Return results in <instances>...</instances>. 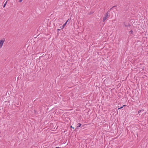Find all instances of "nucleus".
Masks as SVG:
<instances>
[{"instance_id":"423d86ee","label":"nucleus","mask_w":148,"mask_h":148,"mask_svg":"<svg viewBox=\"0 0 148 148\" xmlns=\"http://www.w3.org/2000/svg\"><path fill=\"white\" fill-rule=\"evenodd\" d=\"M7 1H6V2L4 4L3 6V8H4L5 7V6L6 5V4L7 3Z\"/></svg>"},{"instance_id":"7ed1b4c3","label":"nucleus","mask_w":148,"mask_h":148,"mask_svg":"<svg viewBox=\"0 0 148 148\" xmlns=\"http://www.w3.org/2000/svg\"><path fill=\"white\" fill-rule=\"evenodd\" d=\"M77 125H77V127H80L81 126V123H78Z\"/></svg>"},{"instance_id":"f03ea898","label":"nucleus","mask_w":148,"mask_h":148,"mask_svg":"<svg viewBox=\"0 0 148 148\" xmlns=\"http://www.w3.org/2000/svg\"><path fill=\"white\" fill-rule=\"evenodd\" d=\"M5 39L3 38V40H0V48H1L3 45V43L4 42Z\"/></svg>"},{"instance_id":"9b49d317","label":"nucleus","mask_w":148,"mask_h":148,"mask_svg":"<svg viewBox=\"0 0 148 148\" xmlns=\"http://www.w3.org/2000/svg\"><path fill=\"white\" fill-rule=\"evenodd\" d=\"M116 6H113L112 8L110 9V10L112 9L114 7H115Z\"/></svg>"},{"instance_id":"0eeeda50","label":"nucleus","mask_w":148,"mask_h":148,"mask_svg":"<svg viewBox=\"0 0 148 148\" xmlns=\"http://www.w3.org/2000/svg\"><path fill=\"white\" fill-rule=\"evenodd\" d=\"M126 106L125 105H123V106L121 107L120 108H118V110H119V109H121V108H123V106Z\"/></svg>"},{"instance_id":"ddd939ff","label":"nucleus","mask_w":148,"mask_h":148,"mask_svg":"<svg viewBox=\"0 0 148 148\" xmlns=\"http://www.w3.org/2000/svg\"><path fill=\"white\" fill-rule=\"evenodd\" d=\"M23 0H19V2H21Z\"/></svg>"},{"instance_id":"4468645a","label":"nucleus","mask_w":148,"mask_h":148,"mask_svg":"<svg viewBox=\"0 0 148 148\" xmlns=\"http://www.w3.org/2000/svg\"><path fill=\"white\" fill-rule=\"evenodd\" d=\"M60 30H61V29H57V30H58V31H60Z\"/></svg>"},{"instance_id":"f257e3e1","label":"nucleus","mask_w":148,"mask_h":148,"mask_svg":"<svg viewBox=\"0 0 148 148\" xmlns=\"http://www.w3.org/2000/svg\"><path fill=\"white\" fill-rule=\"evenodd\" d=\"M108 12L106 13V14L103 17V22H104L105 21V20H106L107 19V18L108 17Z\"/></svg>"},{"instance_id":"f8f14e48","label":"nucleus","mask_w":148,"mask_h":148,"mask_svg":"<svg viewBox=\"0 0 148 148\" xmlns=\"http://www.w3.org/2000/svg\"><path fill=\"white\" fill-rule=\"evenodd\" d=\"M124 25L125 27H127V25H126L125 23H124Z\"/></svg>"},{"instance_id":"9d476101","label":"nucleus","mask_w":148,"mask_h":148,"mask_svg":"<svg viewBox=\"0 0 148 148\" xmlns=\"http://www.w3.org/2000/svg\"><path fill=\"white\" fill-rule=\"evenodd\" d=\"M129 32L130 33H133V31L132 30H131Z\"/></svg>"},{"instance_id":"6e6552de","label":"nucleus","mask_w":148,"mask_h":148,"mask_svg":"<svg viewBox=\"0 0 148 148\" xmlns=\"http://www.w3.org/2000/svg\"><path fill=\"white\" fill-rule=\"evenodd\" d=\"M64 27L62 25V26H61L60 27V28L61 29H63V28H64Z\"/></svg>"},{"instance_id":"20e7f679","label":"nucleus","mask_w":148,"mask_h":148,"mask_svg":"<svg viewBox=\"0 0 148 148\" xmlns=\"http://www.w3.org/2000/svg\"><path fill=\"white\" fill-rule=\"evenodd\" d=\"M68 21V20L66 21V23H64V24L63 25V26L64 27V26L66 25V23H67V21Z\"/></svg>"},{"instance_id":"39448f33","label":"nucleus","mask_w":148,"mask_h":148,"mask_svg":"<svg viewBox=\"0 0 148 148\" xmlns=\"http://www.w3.org/2000/svg\"><path fill=\"white\" fill-rule=\"evenodd\" d=\"M141 111H143V110L142 111V110H140L138 111V114H139V115H140V113L141 112Z\"/></svg>"},{"instance_id":"dca6fc26","label":"nucleus","mask_w":148,"mask_h":148,"mask_svg":"<svg viewBox=\"0 0 148 148\" xmlns=\"http://www.w3.org/2000/svg\"><path fill=\"white\" fill-rule=\"evenodd\" d=\"M59 148V147H56V148Z\"/></svg>"},{"instance_id":"1a4fd4ad","label":"nucleus","mask_w":148,"mask_h":148,"mask_svg":"<svg viewBox=\"0 0 148 148\" xmlns=\"http://www.w3.org/2000/svg\"><path fill=\"white\" fill-rule=\"evenodd\" d=\"M131 26V25H130V24L128 23V25H127V27H130Z\"/></svg>"},{"instance_id":"2eb2a0df","label":"nucleus","mask_w":148,"mask_h":148,"mask_svg":"<svg viewBox=\"0 0 148 148\" xmlns=\"http://www.w3.org/2000/svg\"><path fill=\"white\" fill-rule=\"evenodd\" d=\"M71 128H73V129H74V127H72V126H71Z\"/></svg>"}]
</instances>
